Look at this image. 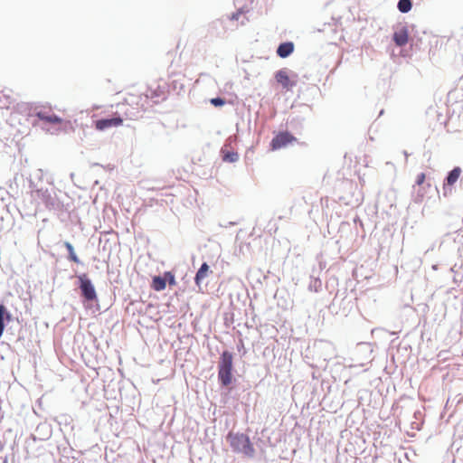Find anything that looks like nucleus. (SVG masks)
Masks as SVG:
<instances>
[{
    "label": "nucleus",
    "instance_id": "10",
    "mask_svg": "<svg viewBox=\"0 0 463 463\" xmlns=\"http://www.w3.org/2000/svg\"><path fill=\"white\" fill-rule=\"evenodd\" d=\"M37 438L40 440H47L52 436V427L46 422H43L37 425L35 429V435L33 439Z\"/></svg>",
    "mask_w": 463,
    "mask_h": 463
},
{
    "label": "nucleus",
    "instance_id": "30",
    "mask_svg": "<svg viewBox=\"0 0 463 463\" xmlns=\"http://www.w3.org/2000/svg\"><path fill=\"white\" fill-rule=\"evenodd\" d=\"M403 154H404L406 158L409 156V154L407 153V151H404Z\"/></svg>",
    "mask_w": 463,
    "mask_h": 463
},
{
    "label": "nucleus",
    "instance_id": "24",
    "mask_svg": "<svg viewBox=\"0 0 463 463\" xmlns=\"http://www.w3.org/2000/svg\"><path fill=\"white\" fill-rule=\"evenodd\" d=\"M164 276L166 279V284L168 283L171 286L175 285V278L174 274H172V272L165 271L164 273Z\"/></svg>",
    "mask_w": 463,
    "mask_h": 463
},
{
    "label": "nucleus",
    "instance_id": "31",
    "mask_svg": "<svg viewBox=\"0 0 463 463\" xmlns=\"http://www.w3.org/2000/svg\"><path fill=\"white\" fill-rule=\"evenodd\" d=\"M241 346H244V344L241 343V345H239V348H241Z\"/></svg>",
    "mask_w": 463,
    "mask_h": 463
},
{
    "label": "nucleus",
    "instance_id": "14",
    "mask_svg": "<svg viewBox=\"0 0 463 463\" xmlns=\"http://www.w3.org/2000/svg\"><path fill=\"white\" fill-rule=\"evenodd\" d=\"M57 449L61 457H64V458L72 457L71 454L72 453L73 449L66 437H64V439L62 442H61L57 445Z\"/></svg>",
    "mask_w": 463,
    "mask_h": 463
},
{
    "label": "nucleus",
    "instance_id": "1",
    "mask_svg": "<svg viewBox=\"0 0 463 463\" xmlns=\"http://www.w3.org/2000/svg\"><path fill=\"white\" fill-rule=\"evenodd\" d=\"M31 189L32 192L37 194V196L43 201L47 209L55 212H59L63 209V203L57 197L53 187L51 189L44 188V186H39L38 183L31 182Z\"/></svg>",
    "mask_w": 463,
    "mask_h": 463
},
{
    "label": "nucleus",
    "instance_id": "15",
    "mask_svg": "<svg viewBox=\"0 0 463 463\" xmlns=\"http://www.w3.org/2000/svg\"><path fill=\"white\" fill-rule=\"evenodd\" d=\"M209 272H210L209 265L206 262H203L195 274V277H194L195 284L197 286H200L202 280L208 276Z\"/></svg>",
    "mask_w": 463,
    "mask_h": 463
},
{
    "label": "nucleus",
    "instance_id": "9",
    "mask_svg": "<svg viewBox=\"0 0 463 463\" xmlns=\"http://www.w3.org/2000/svg\"><path fill=\"white\" fill-rule=\"evenodd\" d=\"M392 40L397 46H405L409 41V33L407 27L402 26L401 29L395 31L392 35Z\"/></svg>",
    "mask_w": 463,
    "mask_h": 463
},
{
    "label": "nucleus",
    "instance_id": "5",
    "mask_svg": "<svg viewBox=\"0 0 463 463\" xmlns=\"http://www.w3.org/2000/svg\"><path fill=\"white\" fill-rule=\"evenodd\" d=\"M294 141H297V138L292 134L288 131H280L272 138L270 146L272 150H278Z\"/></svg>",
    "mask_w": 463,
    "mask_h": 463
},
{
    "label": "nucleus",
    "instance_id": "29",
    "mask_svg": "<svg viewBox=\"0 0 463 463\" xmlns=\"http://www.w3.org/2000/svg\"><path fill=\"white\" fill-rule=\"evenodd\" d=\"M232 137H229V138L226 140L225 146L230 145L232 143Z\"/></svg>",
    "mask_w": 463,
    "mask_h": 463
},
{
    "label": "nucleus",
    "instance_id": "22",
    "mask_svg": "<svg viewBox=\"0 0 463 463\" xmlns=\"http://www.w3.org/2000/svg\"><path fill=\"white\" fill-rule=\"evenodd\" d=\"M222 160L224 162L235 163L239 160V154L235 151H224L222 149Z\"/></svg>",
    "mask_w": 463,
    "mask_h": 463
},
{
    "label": "nucleus",
    "instance_id": "3",
    "mask_svg": "<svg viewBox=\"0 0 463 463\" xmlns=\"http://www.w3.org/2000/svg\"><path fill=\"white\" fill-rule=\"evenodd\" d=\"M227 440L234 452L241 453L250 458L254 456L255 449L249 436L246 434L230 432L227 436Z\"/></svg>",
    "mask_w": 463,
    "mask_h": 463
},
{
    "label": "nucleus",
    "instance_id": "7",
    "mask_svg": "<svg viewBox=\"0 0 463 463\" xmlns=\"http://www.w3.org/2000/svg\"><path fill=\"white\" fill-rule=\"evenodd\" d=\"M462 170L459 166H455L452 170H450L445 179L443 184V195L447 196L448 194L451 193L452 186L458 180Z\"/></svg>",
    "mask_w": 463,
    "mask_h": 463
},
{
    "label": "nucleus",
    "instance_id": "25",
    "mask_svg": "<svg viewBox=\"0 0 463 463\" xmlns=\"http://www.w3.org/2000/svg\"><path fill=\"white\" fill-rule=\"evenodd\" d=\"M425 178H426V175L424 173H420L417 175V178H416V181H415V184L417 185H421L424 181H425Z\"/></svg>",
    "mask_w": 463,
    "mask_h": 463
},
{
    "label": "nucleus",
    "instance_id": "16",
    "mask_svg": "<svg viewBox=\"0 0 463 463\" xmlns=\"http://www.w3.org/2000/svg\"><path fill=\"white\" fill-rule=\"evenodd\" d=\"M146 97L153 99L155 103H158L160 99H165V92L160 87H157L156 90L149 88L146 91Z\"/></svg>",
    "mask_w": 463,
    "mask_h": 463
},
{
    "label": "nucleus",
    "instance_id": "28",
    "mask_svg": "<svg viewBox=\"0 0 463 463\" xmlns=\"http://www.w3.org/2000/svg\"><path fill=\"white\" fill-rule=\"evenodd\" d=\"M46 184L52 185V179L51 177H46Z\"/></svg>",
    "mask_w": 463,
    "mask_h": 463
},
{
    "label": "nucleus",
    "instance_id": "11",
    "mask_svg": "<svg viewBox=\"0 0 463 463\" xmlns=\"http://www.w3.org/2000/svg\"><path fill=\"white\" fill-rule=\"evenodd\" d=\"M295 45L292 42H284L279 44L277 55L282 59L288 58L294 52Z\"/></svg>",
    "mask_w": 463,
    "mask_h": 463
},
{
    "label": "nucleus",
    "instance_id": "17",
    "mask_svg": "<svg viewBox=\"0 0 463 463\" xmlns=\"http://www.w3.org/2000/svg\"><path fill=\"white\" fill-rule=\"evenodd\" d=\"M151 287L156 291H162L166 287V279L165 276H154L152 279Z\"/></svg>",
    "mask_w": 463,
    "mask_h": 463
},
{
    "label": "nucleus",
    "instance_id": "2",
    "mask_svg": "<svg viewBox=\"0 0 463 463\" xmlns=\"http://www.w3.org/2000/svg\"><path fill=\"white\" fill-rule=\"evenodd\" d=\"M232 354L228 350H224L220 355L218 362V381L222 387H228L232 383Z\"/></svg>",
    "mask_w": 463,
    "mask_h": 463
},
{
    "label": "nucleus",
    "instance_id": "13",
    "mask_svg": "<svg viewBox=\"0 0 463 463\" xmlns=\"http://www.w3.org/2000/svg\"><path fill=\"white\" fill-rule=\"evenodd\" d=\"M35 117L38 119L44 121L46 123H50V124H60L62 121L61 118L59 117L58 115H56V114L50 115L47 112L43 111V110L37 111L35 113Z\"/></svg>",
    "mask_w": 463,
    "mask_h": 463
},
{
    "label": "nucleus",
    "instance_id": "20",
    "mask_svg": "<svg viewBox=\"0 0 463 463\" xmlns=\"http://www.w3.org/2000/svg\"><path fill=\"white\" fill-rule=\"evenodd\" d=\"M322 288V281L318 277H316L313 274L310 275V282L308 285V289L310 291L318 292Z\"/></svg>",
    "mask_w": 463,
    "mask_h": 463
},
{
    "label": "nucleus",
    "instance_id": "4",
    "mask_svg": "<svg viewBox=\"0 0 463 463\" xmlns=\"http://www.w3.org/2000/svg\"><path fill=\"white\" fill-rule=\"evenodd\" d=\"M78 279V288L80 291V297L83 302L92 303L98 300L97 292L91 279L86 273L76 275Z\"/></svg>",
    "mask_w": 463,
    "mask_h": 463
},
{
    "label": "nucleus",
    "instance_id": "18",
    "mask_svg": "<svg viewBox=\"0 0 463 463\" xmlns=\"http://www.w3.org/2000/svg\"><path fill=\"white\" fill-rule=\"evenodd\" d=\"M44 173L42 169H36L29 179V187L31 188V182L38 183L39 186H43Z\"/></svg>",
    "mask_w": 463,
    "mask_h": 463
},
{
    "label": "nucleus",
    "instance_id": "8",
    "mask_svg": "<svg viewBox=\"0 0 463 463\" xmlns=\"http://www.w3.org/2000/svg\"><path fill=\"white\" fill-rule=\"evenodd\" d=\"M275 80L286 90H290L296 85V81L290 80L286 68L280 69L275 72Z\"/></svg>",
    "mask_w": 463,
    "mask_h": 463
},
{
    "label": "nucleus",
    "instance_id": "27",
    "mask_svg": "<svg viewBox=\"0 0 463 463\" xmlns=\"http://www.w3.org/2000/svg\"><path fill=\"white\" fill-rule=\"evenodd\" d=\"M60 418H61V421H60V423H61L62 421H64V423H65V424H67V423H68V420L70 419V417H69V416H67V415H61Z\"/></svg>",
    "mask_w": 463,
    "mask_h": 463
},
{
    "label": "nucleus",
    "instance_id": "12",
    "mask_svg": "<svg viewBox=\"0 0 463 463\" xmlns=\"http://www.w3.org/2000/svg\"><path fill=\"white\" fill-rule=\"evenodd\" d=\"M13 319L12 314L7 310L4 304H0V336L3 335L6 323Z\"/></svg>",
    "mask_w": 463,
    "mask_h": 463
},
{
    "label": "nucleus",
    "instance_id": "32",
    "mask_svg": "<svg viewBox=\"0 0 463 463\" xmlns=\"http://www.w3.org/2000/svg\"><path fill=\"white\" fill-rule=\"evenodd\" d=\"M241 346H244V344L241 343V345H239V348H241Z\"/></svg>",
    "mask_w": 463,
    "mask_h": 463
},
{
    "label": "nucleus",
    "instance_id": "21",
    "mask_svg": "<svg viewBox=\"0 0 463 463\" xmlns=\"http://www.w3.org/2000/svg\"><path fill=\"white\" fill-rule=\"evenodd\" d=\"M412 8V0H399L397 3V9L402 14L409 13Z\"/></svg>",
    "mask_w": 463,
    "mask_h": 463
},
{
    "label": "nucleus",
    "instance_id": "19",
    "mask_svg": "<svg viewBox=\"0 0 463 463\" xmlns=\"http://www.w3.org/2000/svg\"><path fill=\"white\" fill-rule=\"evenodd\" d=\"M64 246L68 251V260H70L71 261H73L77 264H81V261L80 260L77 254L75 253L73 245L69 241H65Z\"/></svg>",
    "mask_w": 463,
    "mask_h": 463
},
{
    "label": "nucleus",
    "instance_id": "6",
    "mask_svg": "<svg viewBox=\"0 0 463 463\" xmlns=\"http://www.w3.org/2000/svg\"><path fill=\"white\" fill-rule=\"evenodd\" d=\"M123 118L116 114L109 118H102L95 121V128L97 130L104 131L113 127L122 125Z\"/></svg>",
    "mask_w": 463,
    "mask_h": 463
},
{
    "label": "nucleus",
    "instance_id": "26",
    "mask_svg": "<svg viewBox=\"0 0 463 463\" xmlns=\"http://www.w3.org/2000/svg\"><path fill=\"white\" fill-rule=\"evenodd\" d=\"M241 14H243V9L240 8L237 12L232 14L231 20H238Z\"/></svg>",
    "mask_w": 463,
    "mask_h": 463
},
{
    "label": "nucleus",
    "instance_id": "23",
    "mask_svg": "<svg viewBox=\"0 0 463 463\" xmlns=\"http://www.w3.org/2000/svg\"><path fill=\"white\" fill-rule=\"evenodd\" d=\"M210 103L214 106V107H222L223 105L226 104V100L224 98H222V97H215V98H212L210 99Z\"/></svg>",
    "mask_w": 463,
    "mask_h": 463
}]
</instances>
